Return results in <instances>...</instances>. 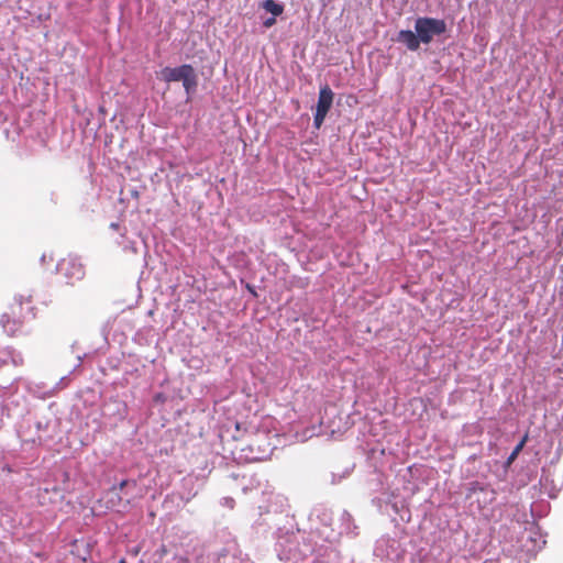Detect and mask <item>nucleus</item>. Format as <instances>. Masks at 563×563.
<instances>
[{
    "label": "nucleus",
    "mask_w": 563,
    "mask_h": 563,
    "mask_svg": "<svg viewBox=\"0 0 563 563\" xmlns=\"http://www.w3.org/2000/svg\"><path fill=\"white\" fill-rule=\"evenodd\" d=\"M11 357L10 352L2 350L0 351V367L8 364L9 358Z\"/></svg>",
    "instance_id": "10"
},
{
    "label": "nucleus",
    "mask_w": 563,
    "mask_h": 563,
    "mask_svg": "<svg viewBox=\"0 0 563 563\" xmlns=\"http://www.w3.org/2000/svg\"><path fill=\"white\" fill-rule=\"evenodd\" d=\"M57 272L65 278L68 285H74L85 276L82 264L75 257L62 258L57 264Z\"/></svg>",
    "instance_id": "3"
},
{
    "label": "nucleus",
    "mask_w": 563,
    "mask_h": 563,
    "mask_svg": "<svg viewBox=\"0 0 563 563\" xmlns=\"http://www.w3.org/2000/svg\"><path fill=\"white\" fill-rule=\"evenodd\" d=\"M395 41L405 45L409 51L412 52L418 51L420 47V42L416 31L412 32L410 30H401L397 33Z\"/></svg>",
    "instance_id": "4"
},
{
    "label": "nucleus",
    "mask_w": 563,
    "mask_h": 563,
    "mask_svg": "<svg viewBox=\"0 0 563 563\" xmlns=\"http://www.w3.org/2000/svg\"><path fill=\"white\" fill-rule=\"evenodd\" d=\"M262 7L274 16H278L284 12V7L274 0H265Z\"/></svg>",
    "instance_id": "7"
},
{
    "label": "nucleus",
    "mask_w": 563,
    "mask_h": 563,
    "mask_svg": "<svg viewBox=\"0 0 563 563\" xmlns=\"http://www.w3.org/2000/svg\"><path fill=\"white\" fill-rule=\"evenodd\" d=\"M126 485H128V481L123 479V481H121V483L118 486H114L112 489L113 490H117V489L122 490Z\"/></svg>",
    "instance_id": "11"
},
{
    "label": "nucleus",
    "mask_w": 563,
    "mask_h": 563,
    "mask_svg": "<svg viewBox=\"0 0 563 563\" xmlns=\"http://www.w3.org/2000/svg\"><path fill=\"white\" fill-rule=\"evenodd\" d=\"M275 22H276L275 16H273V18L267 19V20L264 22V25H265L266 27H269V26H272L273 24H275Z\"/></svg>",
    "instance_id": "12"
},
{
    "label": "nucleus",
    "mask_w": 563,
    "mask_h": 563,
    "mask_svg": "<svg viewBox=\"0 0 563 563\" xmlns=\"http://www.w3.org/2000/svg\"><path fill=\"white\" fill-rule=\"evenodd\" d=\"M120 563H125L124 560H122Z\"/></svg>",
    "instance_id": "14"
},
{
    "label": "nucleus",
    "mask_w": 563,
    "mask_h": 563,
    "mask_svg": "<svg viewBox=\"0 0 563 563\" xmlns=\"http://www.w3.org/2000/svg\"><path fill=\"white\" fill-rule=\"evenodd\" d=\"M10 309L14 322H22L26 318V313L23 311V302L21 299H15Z\"/></svg>",
    "instance_id": "6"
},
{
    "label": "nucleus",
    "mask_w": 563,
    "mask_h": 563,
    "mask_svg": "<svg viewBox=\"0 0 563 563\" xmlns=\"http://www.w3.org/2000/svg\"><path fill=\"white\" fill-rule=\"evenodd\" d=\"M415 31L420 44H430L434 36L446 31V23L441 19L420 16L415 22Z\"/></svg>",
    "instance_id": "2"
},
{
    "label": "nucleus",
    "mask_w": 563,
    "mask_h": 563,
    "mask_svg": "<svg viewBox=\"0 0 563 563\" xmlns=\"http://www.w3.org/2000/svg\"><path fill=\"white\" fill-rule=\"evenodd\" d=\"M325 117H327V114L316 111L314 118H313V124L317 129H319L322 125Z\"/></svg>",
    "instance_id": "9"
},
{
    "label": "nucleus",
    "mask_w": 563,
    "mask_h": 563,
    "mask_svg": "<svg viewBox=\"0 0 563 563\" xmlns=\"http://www.w3.org/2000/svg\"><path fill=\"white\" fill-rule=\"evenodd\" d=\"M159 79L168 84L181 81L187 95L195 92L198 86L196 70L189 64H184L178 67H164L159 73Z\"/></svg>",
    "instance_id": "1"
},
{
    "label": "nucleus",
    "mask_w": 563,
    "mask_h": 563,
    "mask_svg": "<svg viewBox=\"0 0 563 563\" xmlns=\"http://www.w3.org/2000/svg\"><path fill=\"white\" fill-rule=\"evenodd\" d=\"M333 91L329 86L322 87L319 91L316 111L328 114L333 102Z\"/></svg>",
    "instance_id": "5"
},
{
    "label": "nucleus",
    "mask_w": 563,
    "mask_h": 563,
    "mask_svg": "<svg viewBox=\"0 0 563 563\" xmlns=\"http://www.w3.org/2000/svg\"><path fill=\"white\" fill-rule=\"evenodd\" d=\"M27 305H29L27 309L31 311L32 310V308L30 307L31 301H27Z\"/></svg>",
    "instance_id": "13"
},
{
    "label": "nucleus",
    "mask_w": 563,
    "mask_h": 563,
    "mask_svg": "<svg viewBox=\"0 0 563 563\" xmlns=\"http://www.w3.org/2000/svg\"><path fill=\"white\" fill-rule=\"evenodd\" d=\"M527 441H528V434H525L523 438L520 440V442L515 446L511 454L509 455L508 461H507L508 464L512 463L517 459L518 454L522 451Z\"/></svg>",
    "instance_id": "8"
}]
</instances>
